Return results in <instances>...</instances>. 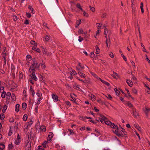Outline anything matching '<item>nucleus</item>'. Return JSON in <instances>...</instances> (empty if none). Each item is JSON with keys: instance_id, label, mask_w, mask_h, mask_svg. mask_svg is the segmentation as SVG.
Wrapping results in <instances>:
<instances>
[{"instance_id": "nucleus-1", "label": "nucleus", "mask_w": 150, "mask_h": 150, "mask_svg": "<svg viewBox=\"0 0 150 150\" xmlns=\"http://www.w3.org/2000/svg\"><path fill=\"white\" fill-rule=\"evenodd\" d=\"M33 62L32 63V65L30 67V69H31V68L34 67L36 69H38L40 66V64L39 62H38L37 61L35 60V58H33L32 59Z\"/></svg>"}, {"instance_id": "nucleus-2", "label": "nucleus", "mask_w": 150, "mask_h": 150, "mask_svg": "<svg viewBox=\"0 0 150 150\" xmlns=\"http://www.w3.org/2000/svg\"><path fill=\"white\" fill-rule=\"evenodd\" d=\"M132 114L134 117L136 118L137 117V116H139L138 112H136V109L135 108H132Z\"/></svg>"}, {"instance_id": "nucleus-3", "label": "nucleus", "mask_w": 150, "mask_h": 150, "mask_svg": "<svg viewBox=\"0 0 150 150\" xmlns=\"http://www.w3.org/2000/svg\"><path fill=\"white\" fill-rule=\"evenodd\" d=\"M29 142V141L28 142H27V144L25 143V146L26 147L25 148V150H31V142H30L29 144V145H28V144Z\"/></svg>"}, {"instance_id": "nucleus-4", "label": "nucleus", "mask_w": 150, "mask_h": 150, "mask_svg": "<svg viewBox=\"0 0 150 150\" xmlns=\"http://www.w3.org/2000/svg\"><path fill=\"white\" fill-rule=\"evenodd\" d=\"M143 110L145 113L147 117H148V113L150 111V108H143Z\"/></svg>"}, {"instance_id": "nucleus-5", "label": "nucleus", "mask_w": 150, "mask_h": 150, "mask_svg": "<svg viewBox=\"0 0 150 150\" xmlns=\"http://www.w3.org/2000/svg\"><path fill=\"white\" fill-rule=\"evenodd\" d=\"M52 97L54 99V102H57L58 100V97L56 94H52Z\"/></svg>"}, {"instance_id": "nucleus-6", "label": "nucleus", "mask_w": 150, "mask_h": 150, "mask_svg": "<svg viewBox=\"0 0 150 150\" xmlns=\"http://www.w3.org/2000/svg\"><path fill=\"white\" fill-rule=\"evenodd\" d=\"M30 76L31 77L32 79L35 81H36L37 80V78L35 76V72H33L32 73V74H30Z\"/></svg>"}, {"instance_id": "nucleus-7", "label": "nucleus", "mask_w": 150, "mask_h": 150, "mask_svg": "<svg viewBox=\"0 0 150 150\" xmlns=\"http://www.w3.org/2000/svg\"><path fill=\"white\" fill-rule=\"evenodd\" d=\"M30 92H31V95H32V96L33 97H34V94L35 93V91H34V90L32 88V86H30Z\"/></svg>"}, {"instance_id": "nucleus-8", "label": "nucleus", "mask_w": 150, "mask_h": 150, "mask_svg": "<svg viewBox=\"0 0 150 150\" xmlns=\"http://www.w3.org/2000/svg\"><path fill=\"white\" fill-rule=\"evenodd\" d=\"M40 131L43 132L46 131V127L45 126H42L40 128Z\"/></svg>"}, {"instance_id": "nucleus-9", "label": "nucleus", "mask_w": 150, "mask_h": 150, "mask_svg": "<svg viewBox=\"0 0 150 150\" xmlns=\"http://www.w3.org/2000/svg\"><path fill=\"white\" fill-rule=\"evenodd\" d=\"M130 81V80H128L127 79L126 80V82L128 85H129L130 87H132L133 85V83L132 81H130V82H129Z\"/></svg>"}, {"instance_id": "nucleus-10", "label": "nucleus", "mask_w": 150, "mask_h": 150, "mask_svg": "<svg viewBox=\"0 0 150 150\" xmlns=\"http://www.w3.org/2000/svg\"><path fill=\"white\" fill-rule=\"evenodd\" d=\"M79 117L81 118V120H82L83 121L85 120H86V118L88 119H92V118L91 117H87V116H86L85 117H83L80 116Z\"/></svg>"}, {"instance_id": "nucleus-11", "label": "nucleus", "mask_w": 150, "mask_h": 150, "mask_svg": "<svg viewBox=\"0 0 150 150\" xmlns=\"http://www.w3.org/2000/svg\"><path fill=\"white\" fill-rule=\"evenodd\" d=\"M32 49L36 51V52H38V53H40L41 52V51L40 50V49L39 48H36V47H32Z\"/></svg>"}, {"instance_id": "nucleus-12", "label": "nucleus", "mask_w": 150, "mask_h": 150, "mask_svg": "<svg viewBox=\"0 0 150 150\" xmlns=\"http://www.w3.org/2000/svg\"><path fill=\"white\" fill-rule=\"evenodd\" d=\"M104 123L108 125H110L112 124V122L109 120H105Z\"/></svg>"}, {"instance_id": "nucleus-13", "label": "nucleus", "mask_w": 150, "mask_h": 150, "mask_svg": "<svg viewBox=\"0 0 150 150\" xmlns=\"http://www.w3.org/2000/svg\"><path fill=\"white\" fill-rule=\"evenodd\" d=\"M95 48L96 50V53L97 54H99L100 53V50L98 46L97 45H96L95 46Z\"/></svg>"}, {"instance_id": "nucleus-14", "label": "nucleus", "mask_w": 150, "mask_h": 150, "mask_svg": "<svg viewBox=\"0 0 150 150\" xmlns=\"http://www.w3.org/2000/svg\"><path fill=\"white\" fill-rule=\"evenodd\" d=\"M39 92H40V91L39 90H38V91L36 92V94L37 95V96L38 97H40L42 96V93H39Z\"/></svg>"}, {"instance_id": "nucleus-15", "label": "nucleus", "mask_w": 150, "mask_h": 150, "mask_svg": "<svg viewBox=\"0 0 150 150\" xmlns=\"http://www.w3.org/2000/svg\"><path fill=\"white\" fill-rule=\"evenodd\" d=\"M81 64L80 63H79L78 66L79 67H81L79 68V69H78V70L81 71L82 69H83L84 68V66H81Z\"/></svg>"}, {"instance_id": "nucleus-16", "label": "nucleus", "mask_w": 150, "mask_h": 150, "mask_svg": "<svg viewBox=\"0 0 150 150\" xmlns=\"http://www.w3.org/2000/svg\"><path fill=\"white\" fill-rule=\"evenodd\" d=\"M143 2H142L140 4V8L141 10V12L142 13H144V9L143 8Z\"/></svg>"}, {"instance_id": "nucleus-17", "label": "nucleus", "mask_w": 150, "mask_h": 150, "mask_svg": "<svg viewBox=\"0 0 150 150\" xmlns=\"http://www.w3.org/2000/svg\"><path fill=\"white\" fill-rule=\"evenodd\" d=\"M127 105L130 108H134L133 105L129 101L127 102Z\"/></svg>"}, {"instance_id": "nucleus-18", "label": "nucleus", "mask_w": 150, "mask_h": 150, "mask_svg": "<svg viewBox=\"0 0 150 150\" xmlns=\"http://www.w3.org/2000/svg\"><path fill=\"white\" fill-rule=\"evenodd\" d=\"M27 104L25 103H23L22 104V108H23L24 110H25L27 108Z\"/></svg>"}, {"instance_id": "nucleus-19", "label": "nucleus", "mask_w": 150, "mask_h": 150, "mask_svg": "<svg viewBox=\"0 0 150 150\" xmlns=\"http://www.w3.org/2000/svg\"><path fill=\"white\" fill-rule=\"evenodd\" d=\"M13 148V146L12 144V143H11V144H8V149L9 150L12 149Z\"/></svg>"}, {"instance_id": "nucleus-20", "label": "nucleus", "mask_w": 150, "mask_h": 150, "mask_svg": "<svg viewBox=\"0 0 150 150\" xmlns=\"http://www.w3.org/2000/svg\"><path fill=\"white\" fill-rule=\"evenodd\" d=\"M122 130H121V131L123 132L124 134L125 135V137H126L127 136V133L126 131H125V129L124 128H122Z\"/></svg>"}, {"instance_id": "nucleus-21", "label": "nucleus", "mask_w": 150, "mask_h": 150, "mask_svg": "<svg viewBox=\"0 0 150 150\" xmlns=\"http://www.w3.org/2000/svg\"><path fill=\"white\" fill-rule=\"evenodd\" d=\"M12 101H15L16 100V98L15 95L14 93H12L11 97Z\"/></svg>"}, {"instance_id": "nucleus-22", "label": "nucleus", "mask_w": 150, "mask_h": 150, "mask_svg": "<svg viewBox=\"0 0 150 150\" xmlns=\"http://www.w3.org/2000/svg\"><path fill=\"white\" fill-rule=\"evenodd\" d=\"M20 106V105L19 104H17L16 105V109H15V111L17 112H18L19 110V107Z\"/></svg>"}, {"instance_id": "nucleus-23", "label": "nucleus", "mask_w": 150, "mask_h": 150, "mask_svg": "<svg viewBox=\"0 0 150 150\" xmlns=\"http://www.w3.org/2000/svg\"><path fill=\"white\" fill-rule=\"evenodd\" d=\"M134 127L136 128L139 131H141V128L138 125L135 124Z\"/></svg>"}, {"instance_id": "nucleus-24", "label": "nucleus", "mask_w": 150, "mask_h": 150, "mask_svg": "<svg viewBox=\"0 0 150 150\" xmlns=\"http://www.w3.org/2000/svg\"><path fill=\"white\" fill-rule=\"evenodd\" d=\"M83 83H90L91 81L90 79L89 78H88L87 79H85V81H84Z\"/></svg>"}, {"instance_id": "nucleus-25", "label": "nucleus", "mask_w": 150, "mask_h": 150, "mask_svg": "<svg viewBox=\"0 0 150 150\" xmlns=\"http://www.w3.org/2000/svg\"><path fill=\"white\" fill-rule=\"evenodd\" d=\"M35 69L36 68H35L34 67H33V68H31L29 69V71L30 72H31L32 71V73H33V72H35Z\"/></svg>"}, {"instance_id": "nucleus-26", "label": "nucleus", "mask_w": 150, "mask_h": 150, "mask_svg": "<svg viewBox=\"0 0 150 150\" xmlns=\"http://www.w3.org/2000/svg\"><path fill=\"white\" fill-rule=\"evenodd\" d=\"M5 147V145L4 144L1 143L0 144V150L3 149L4 150Z\"/></svg>"}, {"instance_id": "nucleus-27", "label": "nucleus", "mask_w": 150, "mask_h": 150, "mask_svg": "<svg viewBox=\"0 0 150 150\" xmlns=\"http://www.w3.org/2000/svg\"><path fill=\"white\" fill-rule=\"evenodd\" d=\"M5 117V116L3 113H1L0 115V119L3 120Z\"/></svg>"}, {"instance_id": "nucleus-28", "label": "nucleus", "mask_w": 150, "mask_h": 150, "mask_svg": "<svg viewBox=\"0 0 150 150\" xmlns=\"http://www.w3.org/2000/svg\"><path fill=\"white\" fill-rule=\"evenodd\" d=\"M30 43L31 45H34V47H36L37 46V44H36L35 42V41H33V40H31L30 41Z\"/></svg>"}, {"instance_id": "nucleus-29", "label": "nucleus", "mask_w": 150, "mask_h": 150, "mask_svg": "<svg viewBox=\"0 0 150 150\" xmlns=\"http://www.w3.org/2000/svg\"><path fill=\"white\" fill-rule=\"evenodd\" d=\"M28 8L30 9V10H31V12L33 13V14H34L35 13V12L34 11H33V8H32V6H30L28 7Z\"/></svg>"}, {"instance_id": "nucleus-30", "label": "nucleus", "mask_w": 150, "mask_h": 150, "mask_svg": "<svg viewBox=\"0 0 150 150\" xmlns=\"http://www.w3.org/2000/svg\"><path fill=\"white\" fill-rule=\"evenodd\" d=\"M78 74H79V75H80V76L81 77H82L83 78L85 77V74H83L82 73H81V72L79 71V72H78Z\"/></svg>"}, {"instance_id": "nucleus-31", "label": "nucleus", "mask_w": 150, "mask_h": 150, "mask_svg": "<svg viewBox=\"0 0 150 150\" xmlns=\"http://www.w3.org/2000/svg\"><path fill=\"white\" fill-rule=\"evenodd\" d=\"M81 20H77L76 22V24H77V26H76V25L75 27L76 28H77L78 26H79V25L81 23Z\"/></svg>"}, {"instance_id": "nucleus-32", "label": "nucleus", "mask_w": 150, "mask_h": 150, "mask_svg": "<svg viewBox=\"0 0 150 150\" xmlns=\"http://www.w3.org/2000/svg\"><path fill=\"white\" fill-rule=\"evenodd\" d=\"M41 67L44 69L45 68L46 66L45 65V62H44L42 60L41 63Z\"/></svg>"}, {"instance_id": "nucleus-33", "label": "nucleus", "mask_w": 150, "mask_h": 150, "mask_svg": "<svg viewBox=\"0 0 150 150\" xmlns=\"http://www.w3.org/2000/svg\"><path fill=\"white\" fill-rule=\"evenodd\" d=\"M28 118V116L27 114H25L23 117V120L24 121H26Z\"/></svg>"}, {"instance_id": "nucleus-34", "label": "nucleus", "mask_w": 150, "mask_h": 150, "mask_svg": "<svg viewBox=\"0 0 150 150\" xmlns=\"http://www.w3.org/2000/svg\"><path fill=\"white\" fill-rule=\"evenodd\" d=\"M110 126V127L113 129H115V128H116V127H117V125H115L114 123H112V124Z\"/></svg>"}, {"instance_id": "nucleus-35", "label": "nucleus", "mask_w": 150, "mask_h": 150, "mask_svg": "<svg viewBox=\"0 0 150 150\" xmlns=\"http://www.w3.org/2000/svg\"><path fill=\"white\" fill-rule=\"evenodd\" d=\"M100 116L101 117V118L104 119V121L108 119L107 118L103 115L100 114Z\"/></svg>"}, {"instance_id": "nucleus-36", "label": "nucleus", "mask_w": 150, "mask_h": 150, "mask_svg": "<svg viewBox=\"0 0 150 150\" xmlns=\"http://www.w3.org/2000/svg\"><path fill=\"white\" fill-rule=\"evenodd\" d=\"M120 99L121 101H122V102H124V103L125 104H126V103H127V101L124 100V98H122V97H120Z\"/></svg>"}, {"instance_id": "nucleus-37", "label": "nucleus", "mask_w": 150, "mask_h": 150, "mask_svg": "<svg viewBox=\"0 0 150 150\" xmlns=\"http://www.w3.org/2000/svg\"><path fill=\"white\" fill-rule=\"evenodd\" d=\"M107 96H106V97L110 100H111L112 99V97L109 94H107Z\"/></svg>"}, {"instance_id": "nucleus-38", "label": "nucleus", "mask_w": 150, "mask_h": 150, "mask_svg": "<svg viewBox=\"0 0 150 150\" xmlns=\"http://www.w3.org/2000/svg\"><path fill=\"white\" fill-rule=\"evenodd\" d=\"M91 99L92 100H95L96 99V96L93 94H91Z\"/></svg>"}, {"instance_id": "nucleus-39", "label": "nucleus", "mask_w": 150, "mask_h": 150, "mask_svg": "<svg viewBox=\"0 0 150 150\" xmlns=\"http://www.w3.org/2000/svg\"><path fill=\"white\" fill-rule=\"evenodd\" d=\"M82 12L83 13V15L84 16H85L87 17H88V13H87L85 11H83Z\"/></svg>"}, {"instance_id": "nucleus-40", "label": "nucleus", "mask_w": 150, "mask_h": 150, "mask_svg": "<svg viewBox=\"0 0 150 150\" xmlns=\"http://www.w3.org/2000/svg\"><path fill=\"white\" fill-rule=\"evenodd\" d=\"M102 24H100V23H97L96 24V26L98 28H99L101 27Z\"/></svg>"}, {"instance_id": "nucleus-41", "label": "nucleus", "mask_w": 150, "mask_h": 150, "mask_svg": "<svg viewBox=\"0 0 150 150\" xmlns=\"http://www.w3.org/2000/svg\"><path fill=\"white\" fill-rule=\"evenodd\" d=\"M117 135L119 137H120V136H121L122 137H124L123 135V134L121 132H119L118 133H117Z\"/></svg>"}, {"instance_id": "nucleus-42", "label": "nucleus", "mask_w": 150, "mask_h": 150, "mask_svg": "<svg viewBox=\"0 0 150 150\" xmlns=\"http://www.w3.org/2000/svg\"><path fill=\"white\" fill-rule=\"evenodd\" d=\"M67 74L69 75H70V76L68 77V78H69L71 80L73 78V77L72 76V74L69 72H68L67 73Z\"/></svg>"}, {"instance_id": "nucleus-43", "label": "nucleus", "mask_w": 150, "mask_h": 150, "mask_svg": "<svg viewBox=\"0 0 150 150\" xmlns=\"http://www.w3.org/2000/svg\"><path fill=\"white\" fill-rule=\"evenodd\" d=\"M47 142L46 141H45L43 143H42V145L43 146V147H44V148H46V144H47Z\"/></svg>"}, {"instance_id": "nucleus-44", "label": "nucleus", "mask_w": 150, "mask_h": 150, "mask_svg": "<svg viewBox=\"0 0 150 150\" xmlns=\"http://www.w3.org/2000/svg\"><path fill=\"white\" fill-rule=\"evenodd\" d=\"M21 141H20L19 140L17 139L15 140V143L17 145H18L19 144V143H20V142Z\"/></svg>"}, {"instance_id": "nucleus-45", "label": "nucleus", "mask_w": 150, "mask_h": 150, "mask_svg": "<svg viewBox=\"0 0 150 150\" xmlns=\"http://www.w3.org/2000/svg\"><path fill=\"white\" fill-rule=\"evenodd\" d=\"M132 92L134 94H137V91L134 88H132Z\"/></svg>"}, {"instance_id": "nucleus-46", "label": "nucleus", "mask_w": 150, "mask_h": 150, "mask_svg": "<svg viewBox=\"0 0 150 150\" xmlns=\"http://www.w3.org/2000/svg\"><path fill=\"white\" fill-rule=\"evenodd\" d=\"M53 136V134L52 132H50L49 133L48 137L50 138H52Z\"/></svg>"}, {"instance_id": "nucleus-47", "label": "nucleus", "mask_w": 150, "mask_h": 150, "mask_svg": "<svg viewBox=\"0 0 150 150\" xmlns=\"http://www.w3.org/2000/svg\"><path fill=\"white\" fill-rule=\"evenodd\" d=\"M4 54L3 58L4 59H6V53H4V52H3L2 53V55Z\"/></svg>"}, {"instance_id": "nucleus-48", "label": "nucleus", "mask_w": 150, "mask_h": 150, "mask_svg": "<svg viewBox=\"0 0 150 150\" xmlns=\"http://www.w3.org/2000/svg\"><path fill=\"white\" fill-rule=\"evenodd\" d=\"M7 108V107H6L5 106L3 107V109L2 110V112L3 113H4L6 112V110Z\"/></svg>"}, {"instance_id": "nucleus-49", "label": "nucleus", "mask_w": 150, "mask_h": 150, "mask_svg": "<svg viewBox=\"0 0 150 150\" xmlns=\"http://www.w3.org/2000/svg\"><path fill=\"white\" fill-rule=\"evenodd\" d=\"M44 148L42 146H38L37 150H43Z\"/></svg>"}, {"instance_id": "nucleus-50", "label": "nucleus", "mask_w": 150, "mask_h": 150, "mask_svg": "<svg viewBox=\"0 0 150 150\" xmlns=\"http://www.w3.org/2000/svg\"><path fill=\"white\" fill-rule=\"evenodd\" d=\"M12 134V130L11 129V127H10V129L9 130V132L8 134V135L9 136H11V134Z\"/></svg>"}, {"instance_id": "nucleus-51", "label": "nucleus", "mask_w": 150, "mask_h": 150, "mask_svg": "<svg viewBox=\"0 0 150 150\" xmlns=\"http://www.w3.org/2000/svg\"><path fill=\"white\" fill-rule=\"evenodd\" d=\"M68 130L70 131V134H74V132H73V131L71 129H69Z\"/></svg>"}, {"instance_id": "nucleus-52", "label": "nucleus", "mask_w": 150, "mask_h": 150, "mask_svg": "<svg viewBox=\"0 0 150 150\" xmlns=\"http://www.w3.org/2000/svg\"><path fill=\"white\" fill-rule=\"evenodd\" d=\"M83 30L81 29H79L78 31V33L79 34H83Z\"/></svg>"}, {"instance_id": "nucleus-53", "label": "nucleus", "mask_w": 150, "mask_h": 150, "mask_svg": "<svg viewBox=\"0 0 150 150\" xmlns=\"http://www.w3.org/2000/svg\"><path fill=\"white\" fill-rule=\"evenodd\" d=\"M90 56L91 58L94 57L95 56V54L94 53V52H91L90 55Z\"/></svg>"}, {"instance_id": "nucleus-54", "label": "nucleus", "mask_w": 150, "mask_h": 150, "mask_svg": "<svg viewBox=\"0 0 150 150\" xmlns=\"http://www.w3.org/2000/svg\"><path fill=\"white\" fill-rule=\"evenodd\" d=\"M26 16H27L29 18H30L31 16V14L29 12H28V13L27 12L26 13Z\"/></svg>"}, {"instance_id": "nucleus-55", "label": "nucleus", "mask_w": 150, "mask_h": 150, "mask_svg": "<svg viewBox=\"0 0 150 150\" xmlns=\"http://www.w3.org/2000/svg\"><path fill=\"white\" fill-rule=\"evenodd\" d=\"M33 121L31 120L28 123V126H30L31 124L33 123Z\"/></svg>"}, {"instance_id": "nucleus-56", "label": "nucleus", "mask_w": 150, "mask_h": 150, "mask_svg": "<svg viewBox=\"0 0 150 150\" xmlns=\"http://www.w3.org/2000/svg\"><path fill=\"white\" fill-rule=\"evenodd\" d=\"M41 77L40 78V81H42V82L44 83L45 85L46 83L44 81V80H43V76L41 75Z\"/></svg>"}, {"instance_id": "nucleus-57", "label": "nucleus", "mask_w": 150, "mask_h": 150, "mask_svg": "<svg viewBox=\"0 0 150 150\" xmlns=\"http://www.w3.org/2000/svg\"><path fill=\"white\" fill-rule=\"evenodd\" d=\"M89 7L90 8V10L91 11H92L93 12H94L95 11V9L94 7H92L91 6H89Z\"/></svg>"}, {"instance_id": "nucleus-58", "label": "nucleus", "mask_w": 150, "mask_h": 150, "mask_svg": "<svg viewBox=\"0 0 150 150\" xmlns=\"http://www.w3.org/2000/svg\"><path fill=\"white\" fill-rule=\"evenodd\" d=\"M26 59H30V60H31V58H32V57L30 55H27L26 56Z\"/></svg>"}, {"instance_id": "nucleus-59", "label": "nucleus", "mask_w": 150, "mask_h": 150, "mask_svg": "<svg viewBox=\"0 0 150 150\" xmlns=\"http://www.w3.org/2000/svg\"><path fill=\"white\" fill-rule=\"evenodd\" d=\"M79 38L78 40L79 42H81L82 41V40H83V38L81 37V36H79Z\"/></svg>"}, {"instance_id": "nucleus-60", "label": "nucleus", "mask_w": 150, "mask_h": 150, "mask_svg": "<svg viewBox=\"0 0 150 150\" xmlns=\"http://www.w3.org/2000/svg\"><path fill=\"white\" fill-rule=\"evenodd\" d=\"M76 7L79 9L81 7L80 4L79 3H78L76 4Z\"/></svg>"}, {"instance_id": "nucleus-61", "label": "nucleus", "mask_w": 150, "mask_h": 150, "mask_svg": "<svg viewBox=\"0 0 150 150\" xmlns=\"http://www.w3.org/2000/svg\"><path fill=\"white\" fill-rule=\"evenodd\" d=\"M49 37L47 35L45 38V41H48L49 40Z\"/></svg>"}, {"instance_id": "nucleus-62", "label": "nucleus", "mask_w": 150, "mask_h": 150, "mask_svg": "<svg viewBox=\"0 0 150 150\" xmlns=\"http://www.w3.org/2000/svg\"><path fill=\"white\" fill-rule=\"evenodd\" d=\"M66 103L67 105L69 106L71 105L70 102L69 101H67L66 102Z\"/></svg>"}, {"instance_id": "nucleus-63", "label": "nucleus", "mask_w": 150, "mask_h": 150, "mask_svg": "<svg viewBox=\"0 0 150 150\" xmlns=\"http://www.w3.org/2000/svg\"><path fill=\"white\" fill-rule=\"evenodd\" d=\"M103 83L106 85L107 86H109L110 85V83H109L105 81H104Z\"/></svg>"}, {"instance_id": "nucleus-64", "label": "nucleus", "mask_w": 150, "mask_h": 150, "mask_svg": "<svg viewBox=\"0 0 150 150\" xmlns=\"http://www.w3.org/2000/svg\"><path fill=\"white\" fill-rule=\"evenodd\" d=\"M9 121L10 122H13L14 121V119L13 118H10L9 119Z\"/></svg>"}]
</instances>
